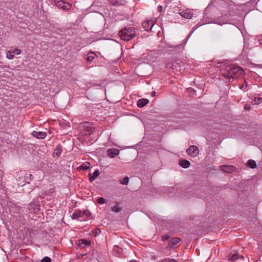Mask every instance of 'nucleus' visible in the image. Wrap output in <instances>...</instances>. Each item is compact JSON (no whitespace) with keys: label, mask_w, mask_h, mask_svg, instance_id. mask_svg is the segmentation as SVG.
<instances>
[{"label":"nucleus","mask_w":262,"mask_h":262,"mask_svg":"<svg viewBox=\"0 0 262 262\" xmlns=\"http://www.w3.org/2000/svg\"><path fill=\"white\" fill-rule=\"evenodd\" d=\"M222 75L228 79H237L241 78L245 74L244 70L236 65H230L226 67L224 70H221Z\"/></svg>","instance_id":"f257e3e1"},{"label":"nucleus","mask_w":262,"mask_h":262,"mask_svg":"<svg viewBox=\"0 0 262 262\" xmlns=\"http://www.w3.org/2000/svg\"><path fill=\"white\" fill-rule=\"evenodd\" d=\"M120 38L125 41H129L136 36V30L134 28H124L119 32Z\"/></svg>","instance_id":"f03ea898"},{"label":"nucleus","mask_w":262,"mask_h":262,"mask_svg":"<svg viewBox=\"0 0 262 262\" xmlns=\"http://www.w3.org/2000/svg\"><path fill=\"white\" fill-rule=\"evenodd\" d=\"M80 128L81 132L80 136L84 138L85 137L87 138L91 135L94 131V127L91 125V124L88 122L81 123Z\"/></svg>","instance_id":"7ed1b4c3"},{"label":"nucleus","mask_w":262,"mask_h":262,"mask_svg":"<svg viewBox=\"0 0 262 262\" xmlns=\"http://www.w3.org/2000/svg\"><path fill=\"white\" fill-rule=\"evenodd\" d=\"M91 212L87 210L84 211H76L72 214V219L78 220L80 221H84L90 218Z\"/></svg>","instance_id":"20e7f679"},{"label":"nucleus","mask_w":262,"mask_h":262,"mask_svg":"<svg viewBox=\"0 0 262 262\" xmlns=\"http://www.w3.org/2000/svg\"><path fill=\"white\" fill-rule=\"evenodd\" d=\"M156 21L157 19L155 18L150 19H146L143 22L142 25V27L145 31H149L151 30Z\"/></svg>","instance_id":"39448f33"},{"label":"nucleus","mask_w":262,"mask_h":262,"mask_svg":"<svg viewBox=\"0 0 262 262\" xmlns=\"http://www.w3.org/2000/svg\"><path fill=\"white\" fill-rule=\"evenodd\" d=\"M186 153L191 157H196L199 154V150L197 146L191 145L186 150Z\"/></svg>","instance_id":"423d86ee"},{"label":"nucleus","mask_w":262,"mask_h":262,"mask_svg":"<svg viewBox=\"0 0 262 262\" xmlns=\"http://www.w3.org/2000/svg\"><path fill=\"white\" fill-rule=\"evenodd\" d=\"M21 54V50L15 48L9 50L6 53V58L8 59H12L15 55H18Z\"/></svg>","instance_id":"0eeeda50"},{"label":"nucleus","mask_w":262,"mask_h":262,"mask_svg":"<svg viewBox=\"0 0 262 262\" xmlns=\"http://www.w3.org/2000/svg\"><path fill=\"white\" fill-rule=\"evenodd\" d=\"M181 239L179 237H173L169 242L167 247L169 249L176 248L179 246V243Z\"/></svg>","instance_id":"6e6552de"},{"label":"nucleus","mask_w":262,"mask_h":262,"mask_svg":"<svg viewBox=\"0 0 262 262\" xmlns=\"http://www.w3.org/2000/svg\"><path fill=\"white\" fill-rule=\"evenodd\" d=\"M56 5L58 7L63 10H69L71 7V5L70 4L67 2H65L62 0L58 1L57 2H56Z\"/></svg>","instance_id":"1a4fd4ad"},{"label":"nucleus","mask_w":262,"mask_h":262,"mask_svg":"<svg viewBox=\"0 0 262 262\" xmlns=\"http://www.w3.org/2000/svg\"><path fill=\"white\" fill-rule=\"evenodd\" d=\"M220 169L225 172L231 173L235 171L236 168L231 165H222L220 166Z\"/></svg>","instance_id":"9d476101"},{"label":"nucleus","mask_w":262,"mask_h":262,"mask_svg":"<svg viewBox=\"0 0 262 262\" xmlns=\"http://www.w3.org/2000/svg\"><path fill=\"white\" fill-rule=\"evenodd\" d=\"M32 135L33 137L38 139H45L47 137V133L45 132H37V131H33L32 133Z\"/></svg>","instance_id":"9b49d317"},{"label":"nucleus","mask_w":262,"mask_h":262,"mask_svg":"<svg viewBox=\"0 0 262 262\" xmlns=\"http://www.w3.org/2000/svg\"><path fill=\"white\" fill-rule=\"evenodd\" d=\"M179 14L183 17L187 19H191L193 15L191 11L188 9L185 10L179 13Z\"/></svg>","instance_id":"f8f14e48"},{"label":"nucleus","mask_w":262,"mask_h":262,"mask_svg":"<svg viewBox=\"0 0 262 262\" xmlns=\"http://www.w3.org/2000/svg\"><path fill=\"white\" fill-rule=\"evenodd\" d=\"M107 155L110 158H114L119 154V150L118 149H109L107 151Z\"/></svg>","instance_id":"ddd939ff"},{"label":"nucleus","mask_w":262,"mask_h":262,"mask_svg":"<svg viewBox=\"0 0 262 262\" xmlns=\"http://www.w3.org/2000/svg\"><path fill=\"white\" fill-rule=\"evenodd\" d=\"M97 56L96 54L94 52H90L86 55L85 59L88 62L92 61L94 58Z\"/></svg>","instance_id":"4468645a"},{"label":"nucleus","mask_w":262,"mask_h":262,"mask_svg":"<svg viewBox=\"0 0 262 262\" xmlns=\"http://www.w3.org/2000/svg\"><path fill=\"white\" fill-rule=\"evenodd\" d=\"M149 102V100L147 99H140L137 102V106L139 108H142L145 106Z\"/></svg>","instance_id":"2eb2a0df"},{"label":"nucleus","mask_w":262,"mask_h":262,"mask_svg":"<svg viewBox=\"0 0 262 262\" xmlns=\"http://www.w3.org/2000/svg\"><path fill=\"white\" fill-rule=\"evenodd\" d=\"M99 170H96L93 173H90L89 174V181L90 182H93L96 178L98 177L99 175Z\"/></svg>","instance_id":"dca6fc26"},{"label":"nucleus","mask_w":262,"mask_h":262,"mask_svg":"<svg viewBox=\"0 0 262 262\" xmlns=\"http://www.w3.org/2000/svg\"><path fill=\"white\" fill-rule=\"evenodd\" d=\"M179 164L183 168H187L190 166V163L187 160H181L179 161Z\"/></svg>","instance_id":"f3484780"},{"label":"nucleus","mask_w":262,"mask_h":262,"mask_svg":"<svg viewBox=\"0 0 262 262\" xmlns=\"http://www.w3.org/2000/svg\"><path fill=\"white\" fill-rule=\"evenodd\" d=\"M90 163L88 162H86L81 164L78 168L79 170H85L88 169L90 167Z\"/></svg>","instance_id":"a211bd4d"},{"label":"nucleus","mask_w":262,"mask_h":262,"mask_svg":"<svg viewBox=\"0 0 262 262\" xmlns=\"http://www.w3.org/2000/svg\"><path fill=\"white\" fill-rule=\"evenodd\" d=\"M79 245L80 246H82V245H84L85 246H89L91 245V242H90V241H89L87 239H81L79 241Z\"/></svg>","instance_id":"6ab92c4d"},{"label":"nucleus","mask_w":262,"mask_h":262,"mask_svg":"<svg viewBox=\"0 0 262 262\" xmlns=\"http://www.w3.org/2000/svg\"><path fill=\"white\" fill-rule=\"evenodd\" d=\"M238 258V255L237 254V253L235 252L231 254L229 257V259L232 261H234Z\"/></svg>","instance_id":"aec40b11"},{"label":"nucleus","mask_w":262,"mask_h":262,"mask_svg":"<svg viewBox=\"0 0 262 262\" xmlns=\"http://www.w3.org/2000/svg\"><path fill=\"white\" fill-rule=\"evenodd\" d=\"M248 165L251 168H255L256 167V163L254 160H249L248 161Z\"/></svg>","instance_id":"412c9836"},{"label":"nucleus","mask_w":262,"mask_h":262,"mask_svg":"<svg viewBox=\"0 0 262 262\" xmlns=\"http://www.w3.org/2000/svg\"><path fill=\"white\" fill-rule=\"evenodd\" d=\"M62 151V147L61 145H58L55 149L56 155L58 156L61 154Z\"/></svg>","instance_id":"4be33fe9"},{"label":"nucleus","mask_w":262,"mask_h":262,"mask_svg":"<svg viewBox=\"0 0 262 262\" xmlns=\"http://www.w3.org/2000/svg\"><path fill=\"white\" fill-rule=\"evenodd\" d=\"M117 205L112 208V210L115 212H119L121 211V208L119 206V204L116 202Z\"/></svg>","instance_id":"5701e85b"},{"label":"nucleus","mask_w":262,"mask_h":262,"mask_svg":"<svg viewBox=\"0 0 262 262\" xmlns=\"http://www.w3.org/2000/svg\"><path fill=\"white\" fill-rule=\"evenodd\" d=\"M129 179L127 177H125L122 180H120L121 184L123 185H127L128 183Z\"/></svg>","instance_id":"b1692460"},{"label":"nucleus","mask_w":262,"mask_h":262,"mask_svg":"<svg viewBox=\"0 0 262 262\" xmlns=\"http://www.w3.org/2000/svg\"><path fill=\"white\" fill-rule=\"evenodd\" d=\"M247 85H248V84L246 82V81L245 80L243 84L240 86V89L243 91L245 90L246 89V88H247Z\"/></svg>","instance_id":"393cba45"},{"label":"nucleus","mask_w":262,"mask_h":262,"mask_svg":"<svg viewBox=\"0 0 262 262\" xmlns=\"http://www.w3.org/2000/svg\"><path fill=\"white\" fill-rule=\"evenodd\" d=\"M41 262H51V258L48 256L43 257Z\"/></svg>","instance_id":"a878e982"},{"label":"nucleus","mask_w":262,"mask_h":262,"mask_svg":"<svg viewBox=\"0 0 262 262\" xmlns=\"http://www.w3.org/2000/svg\"><path fill=\"white\" fill-rule=\"evenodd\" d=\"M113 5L116 6L119 5L118 0H108Z\"/></svg>","instance_id":"bb28decb"},{"label":"nucleus","mask_w":262,"mask_h":262,"mask_svg":"<svg viewBox=\"0 0 262 262\" xmlns=\"http://www.w3.org/2000/svg\"><path fill=\"white\" fill-rule=\"evenodd\" d=\"M97 203L98 204H104L105 203V200L103 198L101 197L97 200Z\"/></svg>","instance_id":"cd10ccee"},{"label":"nucleus","mask_w":262,"mask_h":262,"mask_svg":"<svg viewBox=\"0 0 262 262\" xmlns=\"http://www.w3.org/2000/svg\"><path fill=\"white\" fill-rule=\"evenodd\" d=\"M162 239L163 241H165L168 239L170 238V236L169 235L165 234L162 236Z\"/></svg>","instance_id":"c85d7f7f"},{"label":"nucleus","mask_w":262,"mask_h":262,"mask_svg":"<svg viewBox=\"0 0 262 262\" xmlns=\"http://www.w3.org/2000/svg\"><path fill=\"white\" fill-rule=\"evenodd\" d=\"M168 258V262H178V261L175 259H173V258Z\"/></svg>","instance_id":"c756f323"},{"label":"nucleus","mask_w":262,"mask_h":262,"mask_svg":"<svg viewBox=\"0 0 262 262\" xmlns=\"http://www.w3.org/2000/svg\"><path fill=\"white\" fill-rule=\"evenodd\" d=\"M259 42L260 44L262 45V36H261L259 39Z\"/></svg>","instance_id":"7c9ffc66"},{"label":"nucleus","mask_w":262,"mask_h":262,"mask_svg":"<svg viewBox=\"0 0 262 262\" xmlns=\"http://www.w3.org/2000/svg\"><path fill=\"white\" fill-rule=\"evenodd\" d=\"M29 180H30V181H31L32 179V174H29Z\"/></svg>","instance_id":"2f4dec72"},{"label":"nucleus","mask_w":262,"mask_h":262,"mask_svg":"<svg viewBox=\"0 0 262 262\" xmlns=\"http://www.w3.org/2000/svg\"><path fill=\"white\" fill-rule=\"evenodd\" d=\"M29 183L30 182H27V181H26L25 180V182H23V183H21V184L22 185H25V184H26V183Z\"/></svg>","instance_id":"473e14b6"},{"label":"nucleus","mask_w":262,"mask_h":262,"mask_svg":"<svg viewBox=\"0 0 262 262\" xmlns=\"http://www.w3.org/2000/svg\"><path fill=\"white\" fill-rule=\"evenodd\" d=\"M239 257L242 258V259H244V257L243 256H240Z\"/></svg>","instance_id":"72a5a7b5"},{"label":"nucleus","mask_w":262,"mask_h":262,"mask_svg":"<svg viewBox=\"0 0 262 262\" xmlns=\"http://www.w3.org/2000/svg\"><path fill=\"white\" fill-rule=\"evenodd\" d=\"M129 262H136V261L135 260H132L129 261Z\"/></svg>","instance_id":"f704fd0d"},{"label":"nucleus","mask_w":262,"mask_h":262,"mask_svg":"<svg viewBox=\"0 0 262 262\" xmlns=\"http://www.w3.org/2000/svg\"><path fill=\"white\" fill-rule=\"evenodd\" d=\"M155 94H156V92H154L152 93V96H155Z\"/></svg>","instance_id":"c9c22d12"},{"label":"nucleus","mask_w":262,"mask_h":262,"mask_svg":"<svg viewBox=\"0 0 262 262\" xmlns=\"http://www.w3.org/2000/svg\"><path fill=\"white\" fill-rule=\"evenodd\" d=\"M17 179V180H18V181H20V180H19V179H20V177H18Z\"/></svg>","instance_id":"e433bc0d"},{"label":"nucleus","mask_w":262,"mask_h":262,"mask_svg":"<svg viewBox=\"0 0 262 262\" xmlns=\"http://www.w3.org/2000/svg\"><path fill=\"white\" fill-rule=\"evenodd\" d=\"M162 8V6L159 7V9H161Z\"/></svg>","instance_id":"4c0bfd02"},{"label":"nucleus","mask_w":262,"mask_h":262,"mask_svg":"<svg viewBox=\"0 0 262 262\" xmlns=\"http://www.w3.org/2000/svg\"><path fill=\"white\" fill-rule=\"evenodd\" d=\"M162 8V6L159 7V9H161Z\"/></svg>","instance_id":"58836bf2"},{"label":"nucleus","mask_w":262,"mask_h":262,"mask_svg":"<svg viewBox=\"0 0 262 262\" xmlns=\"http://www.w3.org/2000/svg\"><path fill=\"white\" fill-rule=\"evenodd\" d=\"M18 174H19V173H18ZM20 175H22L21 172H20Z\"/></svg>","instance_id":"ea45409f"},{"label":"nucleus","mask_w":262,"mask_h":262,"mask_svg":"<svg viewBox=\"0 0 262 262\" xmlns=\"http://www.w3.org/2000/svg\"><path fill=\"white\" fill-rule=\"evenodd\" d=\"M245 108L247 109V105L245 106Z\"/></svg>","instance_id":"a19ab883"}]
</instances>
